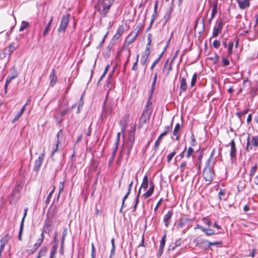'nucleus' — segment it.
Returning <instances> with one entry per match:
<instances>
[{
    "label": "nucleus",
    "mask_w": 258,
    "mask_h": 258,
    "mask_svg": "<svg viewBox=\"0 0 258 258\" xmlns=\"http://www.w3.org/2000/svg\"><path fill=\"white\" fill-rule=\"evenodd\" d=\"M58 246L57 244L55 243L51 248V249L50 252V256L49 258H53L54 255L56 253Z\"/></svg>",
    "instance_id": "obj_27"
},
{
    "label": "nucleus",
    "mask_w": 258,
    "mask_h": 258,
    "mask_svg": "<svg viewBox=\"0 0 258 258\" xmlns=\"http://www.w3.org/2000/svg\"><path fill=\"white\" fill-rule=\"evenodd\" d=\"M112 3L110 0H98V4L96 6V9L100 12L101 17H105L108 13Z\"/></svg>",
    "instance_id": "obj_2"
},
{
    "label": "nucleus",
    "mask_w": 258,
    "mask_h": 258,
    "mask_svg": "<svg viewBox=\"0 0 258 258\" xmlns=\"http://www.w3.org/2000/svg\"><path fill=\"white\" fill-rule=\"evenodd\" d=\"M196 228H199V229H201L203 232H206V229L205 228L203 227V226H202L199 224L197 225Z\"/></svg>",
    "instance_id": "obj_64"
},
{
    "label": "nucleus",
    "mask_w": 258,
    "mask_h": 258,
    "mask_svg": "<svg viewBox=\"0 0 258 258\" xmlns=\"http://www.w3.org/2000/svg\"><path fill=\"white\" fill-rule=\"evenodd\" d=\"M250 0H237L239 7L240 9L244 10L249 7Z\"/></svg>",
    "instance_id": "obj_14"
},
{
    "label": "nucleus",
    "mask_w": 258,
    "mask_h": 258,
    "mask_svg": "<svg viewBox=\"0 0 258 258\" xmlns=\"http://www.w3.org/2000/svg\"><path fill=\"white\" fill-rule=\"evenodd\" d=\"M13 79H13L11 77H10V76L8 75V76L7 78L6 81L5 85V89L6 92H7V89L8 87V85H9V84L11 83V82Z\"/></svg>",
    "instance_id": "obj_35"
},
{
    "label": "nucleus",
    "mask_w": 258,
    "mask_h": 258,
    "mask_svg": "<svg viewBox=\"0 0 258 258\" xmlns=\"http://www.w3.org/2000/svg\"><path fill=\"white\" fill-rule=\"evenodd\" d=\"M44 156V153L41 154L39 156L38 159L35 160L33 167V170L37 172L39 170V168L41 167L42 161L43 160Z\"/></svg>",
    "instance_id": "obj_7"
},
{
    "label": "nucleus",
    "mask_w": 258,
    "mask_h": 258,
    "mask_svg": "<svg viewBox=\"0 0 258 258\" xmlns=\"http://www.w3.org/2000/svg\"><path fill=\"white\" fill-rule=\"evenodd\" d=\"M154 77H153V81L152 84V87H151V91L153 92L155 90V85L156 83L157 78V73H155L154 74Z\"/></svg>",
    "instance_id": "obj_34"
},
{
    "label": "nucleus",
    "mask_w": 258,
    "mask_h": 258,
    "mask_svg": "<svg viewBox=\"0 0 258 258\" xmlns=\"http://www.w3.org/2000/svg\"><path fill=\"white\" fill-rule=\"evenodd\" d=\"M154 190V185L152 181L150 182V187L148 191L143 195L145 198H148L151 196Z\"/></svg>",
    "instance_id": "obj_18"
},
{
    "label": "nucleus",
    "mask_w": 258,
    "mask_h": 258,
    "mask_svg": "<svg viewBox=\"0 0 258 258\" xmlns=\"http://www.w3.org/2000/svg\"><path fill=\"white\" fill-rule=\"evenodd\" d=\"M171 127H172L171 124L170 125H166V126L164 127V132L160 135V136L159 137V138H158V139L156 140V141L155 142V147L156 148H158V147L160 144V141H161L162 137L166 136L169 132V131L171 129Z\"/></svg>",
    "instance_id": "obj_6"
},
{
    "label": "nucleus",
    "mask_w": 258,
    "mask_h": 258,
    "mask_svg": "<svg viewBox=\"0 0 258 258\" xmlns=\"http://www.w3.org/2000/svg\"><path fill=\"white\" fill-rule=\"evenodd\" d=\"M13 79L16 78L18 76V72L15 67H13L11 70V73L9 75Z\"/></svg>",
    "instance_id": "obj_28"
},
{
    "label": "nucleus",
    "mask_w": 258,
    "mask_h": 258,
    "mask_svg": "<svg viewBox=\"0 0 258 258\" xmlns=\"http://www.w3.org/2000/svg\"><path fill=\"white\" fill-rule=\"evenodd\" d=\"M29 26V23L25 21H22L19 29V31L22 32Z\"/></svg>",
    "instance_id": "obj_33"
},
{
    "label": "nucleus",
    "mask_w": 258,
    "mask_h": 258,
    "mask_svg": "<svg viewBox=\"0 0 258 258\" xmlns=\"http://www.w3.org/2000/svg\"><path fill=\"white\" fill-rule=\"evenodd\" d=\"M185 222L183 221H181L177 225V228L180 229L184 225Z\"/></svg>",
    "instance_id": "obj_61"
},
{
    "label": "nucleus",
    "mask_w": 258,
    "mask_h": 258,
    "mask_svg": "<svg viewBox=\"0 0 258 258\" xmlns=\"http://www.w3.org/2000/svg\"><path fill=\"white\" fill-rule=\"evenodd\" d=\"M23 114L20 111L17 113V114L15 115V117L12 120L13 122L16 121Z\"/></svg>",
    "instance_id": "obj_45"
},
{
    "label": "nucleus",
    "mask_w": 258,
    "mask_h": 258,
    "mask_svg": "<svg viewBox=\"0 0 258 258\" xmlns=\"http://www.w3.org/2000/svg\"><path fill=\"white\" fill-rule=\"evenodd\" d=\"M231 146L230 157L232 160L236 156V148L234 140H232L230 143Z\"/></svg>",
    "instance_id": "obj_16"
},
{
    "label": "nucleus",
    "mask_w": 258,
    "mask_h": 258,
    "mask_svg": "<svg viewBox=\"0 0 258 258\" xmlns=\"http://www.w3.org/2000/svg\"><path fill=\"white\" fill-rule=\"evenodd\" d=\"M258 146V136H251L248 135L247 139V144L246 150L247 151L256 148Z\"/></svg>",
    "instance_id": "obj_3"
},
{
    "label": "nucleus",
    "mask_w": 258,
    "mask_h": 258,
    "mask_svg": "<svg viewBox=\"0 0 258 258\" xmlns=\"http://www.w3.org/2000/svg\"><path fill=\"white\" fill-rule=\"evenodd\" d=\"M47 248L46 247H43L40 249L38 253H39L41 256L45 255L47 252Z\"/></svg>",
    "instance_id": "obj_38"
},
{
    "label": "nucleus",
    "mask_w": 258,
    "mask_h": 258,
    "mask_svg": "<svg viewBox=\"0 0 258 258\" xmlns=\"http://www.w3.org/2000/svg\"><path fill=\"white\" fill-rule=\"evenodd\" d=\"M49 28H50V27H49V26H46L45 27V29L44 30V31L43 32V35L44 36H45L47 34V32L49 30Z\"/></svg>",
    "instance_id": "obj_55"
},
{
    "label": "nucleus",
    "mask_w": 258,
    "mask_h": 258,
    "mask_svg": "<svg viewBox=\"0 0 258 258\" xmlns=\"http://www.w3.org/2000/svg\"><path fill=\"white\" fill-rule=\"evenodd\" d=\"M139 55H137L136 61L134 63L133 66L132 67V70L134 71H137L138 69V62L139 60Z\"/></svg>",
    "instance_id": "obj_42"
},
{
    "label": "nucleus",
    "mask_w": 258,
    "mask_h": 258,
    "mask_svg": "<svg viewBox=\"0 0 258 258\" xmlns=\"http://www.w3.org/2000/svg\"><path fill=\"white\" fill-rule=\"evenodd\" d=\"M11 236L9 234L5 235L0 241L1 243L6 244L10 239Z\"/></svg>",
    "instance_id": "obj_30"
},
{
    "label": "nucleus",
    "mask_w": 258,
    "mask_h": 258,
    "mask_svg": "<svg viewBox=\"0 0 258 258\" xmlns=\"http://www.w3.org/2000/svg\"><path fill=\"white\" fill-rule=\"evenodd\" d=\"M205 232L207 235H212L215 234L214 231L211 229H206V231Z\"/></svg>",
    "instance_id": "obj_49"
},
{
    "label": "nucleus",
    "mask_w": 258,
    "mask_h": 258,
    "mask_svg": "<svg viewBox=\"0 0 258 258\" xmlns=\"http://www.w3.org/2000/svg\"><path fill=\"white\" fill-rule=\"evenodd\" d=\"M43 239H44V234H43V233L42 232L41 234V237L39 239H38L37 243H38L39 244H40L41 245V243L43 242Z\"/></svg>",
    "instance_id": "obj_54"
},
{
    "label": "nucleus",
    "mask_w": 258,
    "mask_h": 258,
    "mask_svg": "<svg viewBox=\"0 0 258 258\" xmlns=\"http://www.w3.org/2000/svg\"><path fill=\"white\" fill-rule=\"evenodd\" d=\"M222 62L223 67H226L229 64V60L225 57H223L222 58Z\"/></svg>",
    "instance_id": "obj_39"
},
{
    "label": "nucleus",
    "mask_w": 258,
    "mask_h": 258,
    "mask_svg": "<svg viewBox=\"0 0 258 258\" xmlns=\"http://www.w3.org/2000/svg\"><path fill=\"white\" fill-rule=\"evenodd\" d=\"M133 181L132 180L129 185H128V191L126 193V194L125 195V196L123 197V200H122V207H123V205H124V201L125 200L127 199V198L128 197V195L130 194L131 193V189H132V185H133ZM122 207L121 208L120 210V212H122Z\"/></svg>",
    "instance_id": "obj_20"
},
{
    "label": "nucleus",
    "mask_w": 258,
    "mask_h": 258,
    "mask_svg": "<svg viewBox=\"0 0 258 258\" xmlns=\"http://www.w3.org/2000/svg\"><path fill=\"white\" fill-rule=\"evenodd\" d=\"M186 89H187V84H186V80L184 78H182L180 81V88H179L180 93L185 92L186 91Z\"/></svg>",
    "instance_id": "obj_19"
},
{
    "label": "nucleus",
    "mask_w": 258,
    "mask_h": 258,
    "mask_svg": "<svg viewBox=\"0 0 258 258\" xmlns=\"http://www.w3.org/2000/svg\"><path fill=\"white\" fill-rule=\"evenodd\" d=\"M224 23L222 21H219L217 26L214 29L213 32V36L217 37L218 35L221 33L222 29Z\"/></svg>",
    "instance_id": "obj_11"
},
{
    "label": "nucleus",
    "mask_w": 258,
    "mask_h": 258,
    "mask_svg": "<svg viewBox=\"0 0 258 258\" xmlns=\"http://www.w3.org/2000/svg\"><path fill=\"white\" fill-rule=\"evenodd\" d=\"M17 48V46H15L14 44L10 45L8 48H5V50L9 53L10 56L11 54Z\"/></svg>",
    "instance_id": "obj_23"
},
{
    "label": "nucleus",
    "mask_w": 258,
    "mask_h": 258,
    "mask_svg": "<svg viewBox=\"0 0 258 258\" xmlns=\"http://www.w3.org/2000/svg\"><path fill=\"white\" fill-rule=\"evenodd\" d=\"M234 45V42L232 41H229L228 43V56H229L232 53V49Z\"/></svg>",
    "instance_id": "obj_31"
},
{
    "label": "nucleus",
    "mask_w": 258,
    "mask_h": 258,
    "mask_svg": "<svg viewBox=\"0 0 258 258\" xmlns=\"http://www.w3.org/2000/svg\"><path fill=\"white\" fill-rule=\"evenodd\" d=\"M217 13V5L215 4L212 6V10L211 14V19L213 18Z\"/></svg>",
    "instance_id": "obj_32"
},
{
    "label": "nucleus",
    "mask_w": 258,
    "mask_h": 258,
    "mask_svg": "<svg viewBox=\"0 0 258 258\" xmlns=\"http://www.w3.org/2000/svg\"><path fill=\"white\" fill-rule=\"evenodd\" d=\"M69 17L70 15H64L63 16L61 21L60 26L58 28V31L59 33H64L69 21Z\"/></svg>",
    "instance_id": "obj_5"
},
{
    "label": "nucleus",
    "mask_w": 258,
    "mask_h": 258,
    "mask_svg": "<svg viewBox=\"0 0 258 258\" xmlns=\"http://www.w3.org/2000/svg\"><path fill=\"white\" fill-rule=\"evenodd\" d=\"M215 164V161L213 157V153L207 160L205 167L203 171V176L207 181L211 182L214 176L213 168Z\"/></svg>",
    "instance_id": "obj_1"
},
{
    "label": "nucleus",
    "mask_w": 258,
    "mask_h": 258,
    "mask_svg": "<svg viewBox=\"0 0 258 258\" xmlns=\"http://www.w3.org/2000/svg\"><path fill=\"white\" fill-rule=\"evenodd\" d=\"M173 215V211L172 210L169 211L164 216L163 220L165 226L167 227L170 222V219Z\"/></svg>",
    "instance_id": "obj_12"
},
{
    "label": "nucleus",
    "mask_w": 258,
    "mask_h": 258,
    "mask_svg": "<svg viewBox=\"0 0 258 258\" xmlns=\"http://www.w3.org/2000/svg\"><path fill=\"white\" fill-rule=\"evenodd\" d=\"M150 50L149 47H146V50L143 53L141 58V63L143 66H145V68L147 67L146 64L147 60V59L148 58V56L150 54Z\"/></svg>",
    "instance_id": "obj_9"
},
{
    "label": "nucleus",
    "mask_w": 258,
    "mask_h": 258,
    "mask_svg": "<svg viewBox=\"0 0 258 258\" xmlns=\"http://www.w3.org/2000/svg\"><path fill=\"white\" fill-rule=\"evenodd\" d=\"M152 107V102L150 99H149L147 102L146 108L144 109V112L143 113L142 116L140 118V120L142 121L143 123H145L146 121V119L144 118V115L145 112H147L149 111V110H151Z\"/></svg>",
    "instance_id": "obj_10"
},
{
    "label": "nucleus",
    "mask_w": 258,
    "mask_h": 258,
    "mask_svg": "<svg viewBox=\"0 0 258 258\" xmlns=\"http://www.w3.org/2000/svg\"><path fill=\"white\" fill-rule=\"evenodd\" d=\"M148 43L147 47H149V46L151 45V42H152V35L151 34H149L148 35Z\"/></svg>",
    "instance_id": "obj_50"
},
{
    "label": "nucleus",
    "mask_w": 258,
    "mask_h": 258,
    "mask_svg": "<svg viewBox=\"0 0 258 258\" xmlns=\"http://www.w3.org/2000/svg\"><path fill=\"white\" fill-rule=\"evenodd\" d=\"M120 133H118L116 135V142L115 144V147H114L113 152H112V154L113 156H114L115 154H116V152L118 148L119 143V141H120Z\"/></svg>",
    "instance_id": "obj_21"
},
{
    "label": "nucleus",
    "mask_w": 258,
    "mask_h": 258,
    "mask_svg": "<svg viewBox=\"0 0 258 258\" xmlns=\"http://www.w3.org/2000/svg\"><path fill=\"white\" fill-rule=\"evenodd\" d=\"M250 85V82L248 80H244L243 83V87H249Z\"/></svg>",
    "instance_id": "obj_57"
},
{
    "label": "nucleus",
    "mask_w": 258,
    "mask_h": 258,
    "mask_svg": "<svg viewBox=\"0 0 258 258\" xmlns=\"http://www.w3.org/2000/svg\"><path fill=\"white\" fill-rule=\"evenodd\" d=\"M218 194L221 200L226 201L228 198V195L226 194L224 190L221 189Z\"/></svg>",
    "instance_id": "obj_24"
},
{
    "label": "nucleus",
    "mask_w": 258,
    "mask_h": 258,
    "mask_svg": "<svg viewBox=\"0 0 258 258\" xmlns=\"http://www.w3.org/2000/svg\"><path fill=\"white\" fill-rule=\"evenodd\" d=\"M40 246V244H39L38 243H36L34 246H33V250L32 252H31V253H33L38 248V247Z\"/></svg>",
    "instance_id": "obj_58"
},
{
    "label": "nucleus",
    "mask_w": 258,
    "mask_h": 258,
    "mask_svg": "<svg viewBox=\"0 0 258 258\" xmlns=\"http://www.w3.org/2000/svg\"><path fill=\"white\" fill-rule=\"evenodd\" d=\"M9 53L4 49L0 52V59H2L5 57Z\"/></svg>",
    "instance_id": "obj_46"
},
{
    "label": "nucleus",
    "mask_w": 258,
    "mask_h": 258,
    "mask_svg": "<svg viewBox=\"0 0 258 258\" xmlns=\"http://www.w3.org/2000/svg\"><path fill=\"white\" fill-rule=\"evenodd\" d=\"M160 60V58H158L157 59H156L155 61L153 62V63L152 64V66L151 67V68L150 69L151 70H153L154 67L155 66V65L158 62V61Z\"/></svg>",
    "instance_id": "obj_60"
},
{
    "label": "nucleus",
    "mask_w": 258,
    "mask_h": 258,
    "mask_svg": "<svg viewBox=\"0 0 258 258\" xmlns=\"http://www.w3.org/2000/svg\"><path fill=\"white\" fill-rule=\"evenodd\" d=\"M180 128V124L179 123H177L173 130V136H176V140H178L179 138L178 137V134L179 133V130Z\"/></svg>",
    "instance_id": "obj_25"
},
{
    "label": "nucleus",
    "mask_w": 258,
    "mask_h": 258,
    "mask_svg": "<svg viewBox=\"0 0 258 258\" xmlns=\"http://www.w3.org/2000/svg\"><path fill=\"white\" fill-rule=\"evenodd\" d=\"M92 258H95V248L93 243L92 244Z\"/></svg>",
    "instance_id": "obj_63"
},
{
    "label": "nucleus",
    "mask_w": 258,
    "mask_h": 258,
    "mask_svg": "<svg viewBox=\"0 0 258 258\" xmlns=\"http://www.w3.org/2000/svg\"><path fill=\"white\" fill-rule=\"evenodd\" d=\"M67 233H68V230L67 229H65L63 230V232H62V242H61V245L62 246L63 244V242H64V239L67 235Z\"/></svg>",
    "instance_id": "obj_41"
},
{
    "label": "nucleus",
    "mask_w": 258,
    "mask_h": 258,
    "mask_svg": "<svg viewBox=\"0 0 258 258\" xmlns=\"http://www.w3.org/2000/svg\"><path fill=\"white\" fill-rule=\"evenodd\" d=\"M156 16H157V13H155V12H154V13L153 14L152 16V18H151V23H150V27L149 28H148V29H150L151 27V26L152 25V24L153 23L156 17Z\"/></svg>",
    "instance_id": "obj_48"
},
{
    "label": "nucleus",
    "mask_w": 258,
    "mask_h": 258,
    "mask_svg": "<svg viewBox=\"0 0 258 258\" xmlns=\"http://www.w3.org/2000/svg\"><path fill=\"white\" fill-rule=\"evenodd\" d=\"M194 152V149L191 147L188 148L186 155V158H189Z\"/></svg>",
    "instance_id": "obj_40"
},
{
    "label": "nucleus",
    "mask_w": 258,
    "mask_h": 258,
    "mask_svg": "<svg viewBox=\"0 0 258 258\" xmlns=\"http://www.w3.org/2000/svg\"><path fill=\"white\" fill-rule=\"evenodd\" d=\"M256 169H257L256 165H255L254 166L252 167V168L250 171L249 174L250 177L252 176L254 174V173H255V172L256 171Z\"/></svg>",
    "instance_id": "obj_37"
},
{
    "label": "nucleus",
    "mask_w": 258,
    "mask_h": 258,
    "mask_svg": "<svg viewBox=\"0 0 258 258\" xmlns=\"http://www.w3.org/2000/svg\"><path fill=\"white\" fill-rule=\"evenodd\" d=\"M64 188V182H60L59 184V194L62 192Z\"/></svg>",
    "instance_id": "obj_51"
},
{
    "label": "nucleus",
    "mask_w": 258,
    "mask_h": 258,
    "mask_svg": "<svg viewBox=\"0 0 258 258\" xmlns=\"http://www.w3.org/2000/svg\"><path fill=\"white\" fill-rule=\"evenodd\" d=\"M50 85L53 86L57 81V78L55 74L54 70H53L49 76Z\"/></svg>",
    "instance_id": "obj_15"
},
{
    "label": "nucleus",
    "mask_w": 258,
    "mask_h": 258,
    "mask_svg": "<svg viewBox=\"0 0 258 258\" xmlns=\"http://www.w3.org/2000/svg\"><path fill=\"white\" fill-rule=\"evenodd\" d=\"M27 211H28V208H25L24 209V215H23L22 221L21 222L20 231H19V233L18 238H19V239L20 240H22L21 236H22V231H23V229L24 222V220H25V217H26V216L27 215Z\"/></svg>",
    "instance_id": "obj_13"
},
{
    "label": "nucleus",
    "mask_w": 258,
    "mask_h": 258,
    "mask_svg": "<svg viewBox=\"0 0 258 258\" xmlns=\"http://www.w3.org/2000/svg\"><path fill=\"white\" fill-rule=\"evenodd\" d=\"M175 154H176V152L174 151V152H172L171 154L167 155V158L168 162H170V161L172 160V158Z\"/></svg>",
    "instance_id": "obj_44"
},
{
    "label": "nucleus",
    "mask_w": 258,
    "mask_h": 258,
    "mask_svg": "<svg viewBox=\"0 0 258 258\" xmlns=\"http://www.w3.org/2000/svg\"><path fill=\"white\" fill-rule=\"evenodd\" d=\"M148 186V176L147 175H146L143 178V182L141 184V186L140 189L138 190V195L137 196L136 199V203H135V206L133 208L134 211H135L136 210L137 206L139 203V197H140V196L141 194V188H143L144 189H146L147 188Z\"/></svg>",
    "instance_id": "obj_4"
},
{
    "label": "nucleus",
    "mask_w": 258,
    "mask_h": 258,
    "mask_svg": "<svg viewBox=\"0 0 258 258\" xmlns=\"http://www.w3.org/2000/svg\"><path fill=\"white\" fill-rule=\"evenodd\" d=\"M191 144L192 146H195L196 144V139L194 135L191 136Z\"/></svg>",
    "instance_id": "obj_56"
},
{
    "label": "nucleus",
    "mask_w": 258,
    "mask_h": 258,
    "mask_svg": "<svg viewBox=\"0 0 258 258\" xmlns=\"http://www.w3.org/2000/svg\"><path fill=\"white\" fill-rule=\"evenodd\" d=\"M166 234H164L161 240H160V251L161 252V253H162V251H163V248H164V247L165 246V241H166Z\"/></svg>",
    "instance_id": "obj_26"
},
{
    "label": "nucleus",
    "mask_w": 258,
    "mask_h": 258,
    "mask_svg": "<svg viewBox=\"0 0 258 258\" xmlns=\"http://www.w3.org/2000/svg\"><path fill=\"white\" fill-rule=\"evenodd\" d=\"M112 248L110 251V254L109 256V258H112L113 255L115 253V246L114 244V238H112L111 240Z\"/></svg>",
    "instance_id": "obj_29"
},
{
    "label": "nucleus",
    "mask_w": 258,
    "mask_h": 258,
    "mask_svg": "<svg viewBox=\"0 0 258 258\" xmlns=\"http://www.w3.org/2000/svg\"><path fill=\"white\" fill-rule=\"evenodd\" d=\"M186 163L185 162H182L180 164V165L179 166V169L181 172H182L184 171L185 168L186 167Z\"/></svg>",
    "instance_id": "obj_47"
},
{
    "label": "nucleus",
    "mask_w": 258,
    "mask_h": 258,
    "mask_svg": "<svg viewBox=\"0 0 258 258\" xmlns=\"http://www.w3.org/2000/svg\"><path fill=\"white\" fill-rule=\"evenodd\" d=\"M180 243L181 242L179 240H177L175 243V246L172 247L171 250H173L175 249V247L179 246L180 245Z\"/></svg>",
    "instance_id": "obj_62"
},
{
    "label": "nucleus",
    "mask_w": 258,
    "mask_h": 258,
    "mask_svg": "<svg viewBox=\"0 0 258 258\" xmlns=\"http://www.w3.org/2000/svg\"><path fill=\"white\" fill-rule=\"evenodd\" d=\"M204 242L206 244H208V247H210V246L212 245H216L217 244H219V243L218 242H210L207 240H203Z\"/></svg>",
    "instance_id": "obj_36"
},
{
    "label": "nucleus",
    "mask_w": 258,
    "mask_h": 258,
    "mask_svg": "<svg viewBox=\"0 0 258 258\" xmlns=\"http://www.w3.org/2000/svg\"><path fill=\"white\" fill-rule=\"evenodd\" d=\"M57 141L55 144V147L54 150L52 151V155H53L55 152H56L58 150V145L61 143L62 138V131L61 130H59L56 135Z\"/></svg>",
    "instance_id": "obj_8"
},
{
    "label": "nucleus",
    "mask_w": 258,
    "mask_h": 258,
    "mask_svg": "<svg viewBox=\"0 0 258 258\" xmlns=\"http://www.w3.org/2000/svg\"><path fill=\"white\" fill-rule=\"evenodd\" d=\"M205 239H201V243H199V244H200V246L201 247H208V244H206L204 242L203 240H204Z\"/></svg>",
    "instance_id": "obj_59"
},
{
    "label": "nucleus",
    "mask_w": 258,
    "mask_h": 258,
    "mask_svg": "<svg viewBox=\"0 0 258 258\" xmlns=\"http://www.w3.org/2000/svg\"><path fill=\"white\" fill-rule=\"evenodd\" d=\"M123 31H124V30H123V26H120L118 28L115 35L113 36V39L118 40L122 36V35L123 33Z\"/></svg>",
    "instance_id": "obj_17"
},
{
    "label": "nucleus",
    "mask_w": 258,
    "mask_h": 258,
    "mask_svg": "<svg viewBox=\"0 0 258 258\" xmlns=\"http://www.w3.org/2000/svg\"><path fill=\"white\" fill-rule=\"evenodd\" d=\"M109 66L108 65L106 67L105 70H104V73L102 74V75L100 77V80L99 81L102 79V78L105 76V75H106V74L107 73V72H108V69H109Z\"/></svg>",
    "instance_id": "obj_52"
},
{
    "label": "nucleus",
    "mask_w": 258,
    "mask_h": 258,
    "mask_svg": "<svg viewBox=\"0 0 258 258\" xmlns=\"http://www.w3.org/2000/svg\"><path fill=\"white\" fill-rule=\"evenodd\" d=\"M220 44V42L218 40H215L213 43V46L216 48H218L219 47Z\"/></svg>",
    "instance_id": "obj_53"
},
{
    "label": "nucleus",
    "mask_w": 258,
    "mask_h": 258,
    "mask_svg": "<svg viewBox=\"0 0 258 258\" xmlns=\"http://www.w3.org/2000/svg\"><path fill=\"white\" fill-rule=\"evenodd\" d=\"M175 56H174L173 58V59L172 60L171 62L169 64V66H168V67L167 68V71L165 70V68L166 67L167 65L168 64V60L166 61V62L165 63L164 67V69L163 70V72H165L166 76H168L170 72L172 70V62L173 59L175 58Z\"/></svg>",
    "instance_id": "obj_22"
},
{
    "label": "nucleus",
    "mask_w": 258,
    "mask_h": 258,
    "mask_svg": "<svg viewBox=\"0 0 258 258\" xmlns=\"http://www.w3.org/2000/svg\"><path fill=\"white\" fill-rule=\"evenodd\" d=\"M196 81H197V75H196V74H195L192 76V79L191 81V83H190V85L191 87L194 86L195 85Z\"/></svg>",
    "instance_id": "obj_43"
}]
</instances>
